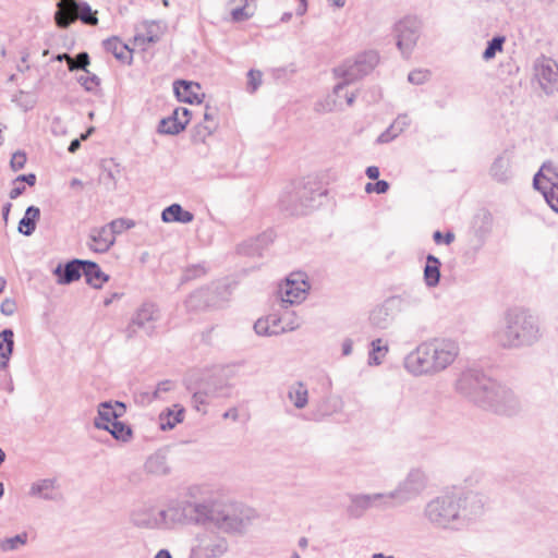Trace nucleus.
I'll use <instances>...</instances> for the list:
<instances>
[{
	"instance_id": "1",
	"label": "nucleus",
	"mask_w": 558,
	"mask_h": 558,
	"mask_svg": "<svg viewBox=\"0 0 558 558\" xmlns=\"http://www.w3.org/2000/svg\"><path fill=\"white\" fill-rule=\"evenodd\" d=\"M459 344L450 338H433L420 343L404 359L405 369L414 376L435 375L458 357Z\"/></svg>"
},
{
	"instance_id": "2",
	"label": "nucleus",
	"mask_w": 558,
	"mask_h": 558,
	"mask_svg": "<svg viewBox=\"0 0 558 558\" xmlns=\"http://www.w3.org/2000/svg\"><path fill=\"white\" fill-rule=\"evenodd\" d=\"M196 523L211 524L226 534L241 535L255 519L253 509L235 502L201 501L195 506Z\"/></svg>"
},
{
	"instance_id": "3",
	"label": "nucleus",
	"mask_w": 558,
	"mask_h": 558,
	"mask_svg": "<svg viewBox=\"0 0 558 558\" xmlns=\"http://www.w3.org/2000/svg\"><path fill=\"white\" fill-rule=\"evenodd\" d=\"M492 337L501 348L518 349L537 342L542 332L535 315L525 308L514 307L505 312L501 325Z\"/></svg>"
},
{
	"instance_id": "4",
	"label": "nucleus",
	"mask_w": 558,
	"mask_h": 558,
	"mask_svg": "<svg viewBox=\"0 0 558 558\" xmlns=\"http://www.w3.org/2000/svg\"><path fill=\"white\" fill-rule=\"evenodd\" d=\"M423 518L435 529L459 530V494L447 492L432 498L423 508Z\"/></svg>"
},
{
	"instance_id": "5",
	"label": "nucleus",
	"mask_w": 558,
	"mask_h": 558,
	"mask_svg": "<svg viewBox=\"0 0 558 558\" xmlns=\"http://www.w3.org/2000/svg\"><path fill=\"white\" fill-rule=\"evenodd\" d=\"M481 408L511 416L522 410V403L511 389L496 381L485 396Z\"/></svg>"
},
{
	"instance_id": "6",
	"label": "nucleus",
	"mask_w": 558,
	"mask_h": 558,
	"mask_svg": "<svg viewBox=\"0 0 558 558\" xmlns=\"http://www.w3.org/2000/svg\"><path fill=\"white\" fill-rule=\"evenodd\" d=\"M496 381L476 369H466L459 376L456 388L471 402L481 408L488 390Z\"/></svg>"
},
{
	"instance_id": "7",
	"label": "nucleus",
	"mask_w": 558,
	"mask_h": 558,
	"mask_svg": "<svg viewBox=\"0 0 558 558\" xmlns=\"http://www.w3.org/2000/svg\"><path fill=\"white\" fill-rule=\"evenodd\" d=\"M54 21L58 27L66 28L76 20L84 24L95 26L98 24L97 11H93L89 4L77 0H60L57 3Z\"/></svg>"
},
{
	"instance_id": "8",
	"label": "nucleus",
	"mask_w": 558,
	"mask_h": 558,
	"mask_svg": "<svg viewBox=\"0 0 558 558\" xmlns=\"http://www.w3.org/2000/svg\"><path fill=\"white\" fill-rule=\"evenodd\" d=\"M427 486V474L421 469H412L397 487L391 490V497L397 506H402L420 497Z\"/></svg>"
},
{
	"instance_id": "9",
	"label": "nucleus",
	"mask_w": 558,
	"mask_h": 558,
	"mask_svg": "<svg viewBox=\"0 0 558 558\" xmlns=\"http://www.w3.org/2000/svg\"><path fill=\"white\" fill-rule=\"evenodd\" d=\"M408 305V300L401 295L387 298L383 303L376 305L368 316V322L373 328L388 329L397 315Z\"/></svg>"
},
{
	"instance_id": "10",
	"label": "nucleus",
	"mask_w": 558,
	"mask_h": 558,
	"mask_svg": "<svg viewBox=\"0 0 558 558\" xmlns=\"http://www.w3.org/2000/svg\"><path fill=\"white\" fill-rule=\"evenodd\" d=\"M199 504L189 500H171L167 508L158 513L161 525L169 527L177 524L196 523L195 506Z\"/></svg>"
},
{
	"instance_id": "11",
	"label": "nucleus",
	"mask_w": 558,
	"mask_h": 558,
	"mask_svg": "<svg viewBox=\"0 0 558 558\" xmlns=\"http://www.w3.org/2000/svg\"><path fill=\"white\" fill-rule=\"evenodd\" d=\"M228 550V542L214 531H204L195 537L193 558H219Z\"/></svg>"
},
{
	"instance_id": "12",
	"label": "nucleus",
	"mask_w": 558,
	"mask_h": 558,
	"mask_svg": "<svg viewBox=\"0 0 558 558\" xmlns=\"http://www.w3.org/2000/svg\"><path fill=\"white\" fill-rule=\"evenodd\" d=\"M160 319V311L153 303L143 304L133 315L130 324L125 327L124 333L128 339L135 337L137 330H143L147 336H153L156 323Z\"/></svg>"
},
{
	"instance_id": "13",
	"label": "nucleus",
	"mask_w": 558,
	"mask_h": 558,
	"mask_svg": "<svg viewBox=\"0 0 558 558\" xmlns=\"http://www.w3.org/2000/svg\"><path fill=\"white\" fill-rule=\"evenodd\" d=\"M310 286L301 272L291 274L279 288V295L283 304H299L305 300Z\"/></svg>"
},
{
	"instance_id": "14",
	"label": "nucleus",
	"mask_w": 558,
	"mask_h": 558,
	"mask_svg": "<svg viewBox=\"0 0 558 558\" xmlns=\"http://www.w3.org/2000/svg\"><path fill=\"white\" fill-rule=\"evenodd\" d=\"M487 502L486 496L476 492L459 494L460 526L465 525L470 520L482 515Z\"/></svg>"
},
{
	"instance_id": "15",
	"label": "nucleus",
	"mask_w": 558,
	"mask_h": 558,
	"mask_svg": "<svg viewBox=\"0 0 558 558\" xmlns=\"http://www.w3.org/2000/svg\"><path fill=\"white\" fill-rule=\"evenodd\" d=\"M126 412L124 403L120 401H106L98 405L97 416L94 426L98 429H109L112 422H117Z\"/></svg>"
},
{
	"instance_id": "16",
	"label": "nucleus",
	"mask_w": 558,
	"mask_h": 558,
	"mask_svg": "<svg viewBox=\"0 0 558 558\" xmlns=\"http://www.w3.org/2000/svg\"><path fill=\"white\" fill-rule=\"evenodd\" d=\"M283 320V317L277 314H270L257 319L254 324V330L258 336L264 337L278 336L295 330V325H282Z\"/></svg>"
},
{
	"instance_id": "17",
	"label": "nucleus",
	"mask_w": 558,
	"mask_h": 558,
	"mask_svg": "<svg viewBox=\"0 0 558 558\" xmlns=\"http://www.w3.org/2000/svg\"><path fill=\"white\" fill-rule=\"evenodd\" d=\"M28 495L43 500L58 501L62 499L56 478H41L31 484Z\"/></svg>"
},
{
	"instance_id": "18",
	"label": "nucleus",
	"mask_w": 558,
	"mask_h": 558,
	"mask_svg": "<svg viewBox=\"0 0 558 558\" xmlns=\"http://www.w3.org/2000/svg\"><path fill=\"white\" fill-rule=\"evenodd\" d=\"M398 47L402 52L413 49L417 40V23L414 19H404L397 24Z\"/></svg>"
},
{
	"instance_id": "19",
	"label": "nucleus",
	"mask_w": 558,
	"mask_h": 558,
	"mask_svg": "<svg viewBox=\"0 0 558 558\" xmlns=\"http://www.w3.org/2000/svg\"><path fill=\"white\" fill-rule=\"evenodd\" d=\"M191 120V112L186 108H177L172 114L161 120L159 130L167 134H178L185 129Z\"/></svg>"
},
{
	"instance_id": "20",
	"label": "nucleus",
	"mask_w": 558,
	"mask_h": 558,
	"mask_svg": "<svg viewBox=\"0 0 558 558\" xmlns=\"http://www.w3.org/2000/svg\"><path fill=\"white\" fill-rule=\"evenodd\" d=\"M206 291V302L208 310H219L225 307L231 296L230 287L225 282L214 283L213 286L203 288Z\"/></svg>"
},
{
	"instance_id": "21",
	"label": "nucleus",
	"mask_w": 558,
	"mask_h": 558,
	"mask_svg": "<svg viewBox=\"0 0 558 558\" xmlns=\"http://www.w3.org/2000/svg\"><path fill=\"white\" fill-rule=\"evenodd\" d=\"M174 93L178 99L186 104H201L204 99V93L198 83L190 81H178L174 83Z\"/></svg>"
},
{
	"instance_id": "22",
	"label": "nucleus",
	"mask_w": 558,
	"mask_h": 558,
	"mask_svg": "<svg viewBox=\"0 0 558 558\" xmlns=\"http://www.w3.org/2000/svg\"><path fill=\"white\" fill-rule=\"evenodd\" d=\"M558 184V168L548 162L542 166L534 178V186L542 194L553 190Z\"/></svg>"
},
{
	"instance_id": "23",
	"label": "nucleus",
	"mask_w": 558,
	"mask_h": 558,
	"mask_svg": "<svg viewBox=\"0 0 558 558\" xmlns=\"http://www.w3.org/2000/svg\"><path fill=\"white\" fill-rule=\"evenodd\" d=\"M85 267V260L73 259L68 262L64 266L59 265L54 274L58 276V282L69 284L81 278Z\"/></svg>"
},
{
	"instance_id": "24",
	"label": "nucleus",
	"mask_w": 558,
	"mask_h": 558,
	"mask_svg": "<svg viewBox=\"0 0 558 558\" xmlns=\"http://www.w3.org/2000/svg\"><path fill=\"white\" fill-rule=\"evenodd\" d=\"M107 52L111 53L122 63L130 64L133 59V49L124 44L120 38L112 37L104 43Z\"/></svg>"
},
{
	"instance_id": "25",
	"label": "nucleus",
	"mask_w": 558,
	"mask_h": 558,
	"mask_svg": "<svg viewBox=\"0 0 558 558\" xmlns=\"http://www.w3.org/2000/svg\"><path fill=\"white\" fill-rule=\"evenodd\" d=\"M160 27L155 22H145L137 29L134 36L133 44L144 48L146 45L155 43L159 39Z\"/></svg>"
},
{
	"instance_id": "26",
	"label": "nucleus",
	"mask_w": 558,
	"mask_h": 558,
	"mask_svg": "<svg viewBox=\"0 0 558 558\" xmlns=\"http://www.w3.org/2000/svg\"><path fill=\"white\" fill-rule=\"evenodd\" d=\"M161 219L166 223H189L193 221L194 215L191 211L183 209L180 204H172L162 210Z\"/></svg>"
},
{
	"instance_id": "27",
	"label": "nucleus",
	"mask_w": 558,
	"mask_h": 558,
	"mask_svg": "<svg viewBox=\"0 0 558 558\" xmlns=\"http://www.w3.org/2000/svg\"><path fill=\"white\" fill-rule=\"evenodd\" d=\"M83 275L86 282L95 289H100L109 280V276L96 263L89 260H85Z\"/></svg>"
},
{
	"instance_id": "28",
	"label": "nucleus",
	"mask_w": 558,
	"mask_h": 558,
	"mask_svg": "<svg viewBox=\"0 0 558 558\" xmlns=\"http://www.w3.org/2000/svg\"><path fill=\"white\" fill-rule=\"evenodd\" d=\"M350 501L348 513L350 517L355 519L361 518L368 509L374 508L369 494L353 495L351 496Z\"/></svg>"
},
{
	"instance_id": "29",
	"label": "nucleus",
	"mask_w": 558,
	"mask_h": 558,
	"mask_svg": "<svg viewBox=\"0 0 558 558\" xmlns=\"http://www.w3.org/2000/svg\"><path fill=\"white\" fill-rule=\"evenodd\" d=\"M222 387H218L216 385H206L199 390L195 391L192 397L193 407L201 411V405H206L210 402L211 399L219 397L221 393Z\"/></svg>"
},
{
	"instance_id": "30",
	"label": "nucleus",
	"mask_w": 558,
	"mask_h": 558,
	"mask_svg": "<svg viewBox=\"0 0 558 558\" xmlns=\"http://www.w3.org/2000/svg\"><path fill=\"white\" fill-rule=\"evenodd\" d=\"M288 399L296 409H304L308 403L306 386L301 381L292 384L288 389Z\"/></svg>"
},
{
	"instance_id": "31",
	"label": "nucleus",
	"mask_w": 558,
	"mask_h": 558,
	"mask_svg": "<svg viewBox=\"0 0 558 558\" xmlns=\"http://www.w3.org/2000/svg\"><path fill=\"white\" fill-rule=\"evenodd\" d=\"M184 409L174 405L173 409H168L159 415V425L162 430L172 429L178 423L182 422Z\"/></svg>"
},
{
	"instance_id": "32",
	"label": "nucleus",
	"mask_w": 558,
	"mask_h": 558,
	"mask_svg": "<svg viewBox=\"0 0 558 558\" xmlns=\"http://www.w3.org/2000/svg\"><path fill=\"white\" fill-rule=\"evenodd\" d=\"M389 352L388 343L381 339L377 338L371 342V350L368 354V364L369 365H379L386 357Z\"/></svg>"
},
{
	"instance_id": "33",
	"label": "nucleus",
	"mask_w": 558,
	"mask_h": 558,
	"mask_svg": "<svg viewBox=\"0 0 558 558\" xmlns=\"http://www.w3.org/2000/svg\"><path fill=\"white\" fill-rule=\"evenodd\" d=\"M440 262L434 255H428L426 257V265L424 268V279L428 287H435L439 282L440 278Z\"/></svg>"
},
{
	"instance_id": "34",
	"label": "nucleus",
	"mask_w": 558,
	"mask_h": 558,
	"mask_svg": "<svg viewBox=\"0 0 558 558\" xmlns=\"http://www.w3.org/2000/svg\"><path fill=\"white\" fill-rule=\"evenodd\" d=\"M187 311L199 312L208 310V303L206 302V291L202 289L192 292L184 302Z\"/></svg>"
},
{
	"instance_id": "35",
	"label": "nucleus",
	"mask_w": 558,
	"mask_h": 558,
	"mask_svg": "<svg viewBox=\"0 0 558 558\" xmlns=\"http://www.w3.org/2000/svg\"><path fill=\"white\" fill-rule=\"evenodd\" d=\"M145 469L148 473L155 475H165L169 472L166 457L159 453L153 454L147 459Z\"/></svg>"
},
{
	"instance_id": "36",
	"label": "nucleus",
	"mask_w": 558,
	"mask_h": 558,
	"mask_svg": "<svg viewBox=\"0 0 558 558\" xmlns=\"http://www.w3.org/2000/svg\"><path fill=\"white\" fill-rule=\"evenodd\" d=\"M40 211L37 207L31 206L26 209L24 217L20 221L19 230L28 235L35 230L36 221L39 219Z\"/></svg>"
},
{
	"instance_id": "37",
	"label": "nucleus",
	"mask_w": 558,
	"mask_h": 558,
	"mask_svg": "<svg viewBox=\"0 0 558 558\" xmlns=\"http://www.w3.org/2000/svg\"><path fill=\"white\" fill-rule=\"evenodd\" d=\"M28 535L22 532L12 537H5L0 541V550L2 553L16 551L27 544Z\"/></svg>"
},
{
	"instance_id": "38",
	"label": "nucleus",
	"mask_w": 558,
	"mask_h": 558,
	"mask_svg": "<svg viewBox=\"0 0 558 558\" xmlns=\"http://www.w3.org/2000/svg\"><path fill=\"white\" fill-rule=\"evenodd\" d=\"M107 430L113 436V438L123 442H128L132 438L131 427L119 421L112 422Z\"/></svg>"
},
{
	"instance_id": "39",
	"label": "nucleus",
	"mask_w": 558,
	"mask_h": 558,
	"mask_svg": "<svg viewBox=\"0 0 558 558\" xmlns=\"http://www.w3.org/2000/svg\"><path fill=\"white\" fill-rule=\"evenodd\" d=\"M132 521L136 526L140 527L154 529L161 525L160 518L153 517L150 514L147 517H143L140 512H134L132 514Z\"/></svg>"
},
{
	"instance_id": "40",
	"label": "nucleus",
	"mask_w": 558,
	"mask_h": 558,
	"mask_svg": "<svg viewBox=\"0 0 558 558\" xmlns=\"http://www.w3.org/2000/svg\"><path fill=\"white\" fill-rule=\"evenodd\" d=\"M374 508H389L397 506L391 497V492L369 494Z\"/></svg>"
},
{
	"instance_id": "41",
	"label": "nucleus",
	"mask_w": 558,
	"mask_h": 558,
	"mask_svg": "<svg viewBox=\"0 0 558 558\" xmlns=\"http://www.w3.org/2000/svg\"><path fill=\"white\" fill-rule=\"evenodd\" d=\"M2 336H4V341L8 342V351L0 352V368L7 367L8 362L10 360V356L13 351V345H14V341H13L14 333L11 329L2 330Z\"/></svg>"
},
{
	"instance_id": "42",
	"label": "nucleus",
	"mask_w": 558,
	"mask_h": 558,
	"mask_svg": "<svg viewBox=\"0 0 558 558\" xmlns=\"http://www.w3.org/2000/svg\"><path fill=\"white\" fill-rule=\"evenodd\" d=\"M134 221L129 219H116L111 223L108 225V232H113L117 236L134 227Z\"/></svg>"
},
{
	"instance_id": "43",
	"label": "nucleus",
	"mask_w": 558,
	"mask_h": 558,
	"mask_svg": "<svg viewBox=\"0 0 558 558\" xmlns=\"http://www.w3.org/2000/svg\"><path fill=\"white\" fill-rule=\"evenodd\" d=\"M505 43L504 37H495L487 46L483 53V58L485 60H489L496 56L497 52L502 51V46Z\"/></svg>"
},
{
	"instance_id": "44",
	"label": "nucleus",
	"mask_w": 558,
	"mask_h": 558,
	"mask_svg": "<svg viewBox=\"0 0 558 558\" xmlns=\"http://www.w3.org/2000/svg\"><path fill=\"white\" fill-rule=\"evenodd\" d=\"M238 3L240 4V7L231 10L232 21L233 22H242L244 20H247L252 15V13L246 10L247 3H245V2H238Z\"/></svg>"
},
{
	"instance_id": "45",
	"label": "nucleus",
	"mask_w": 558,
	"mask_h": 558,
	"mask_svg": "<svg viewBox=\"0 0 558 558\" xmlns=\"http://www.w3.org/2000/svg\"><path fill=\"white\" fill-rule=\"evenodd\" d=\"M68 63L70 70L85 69V66L89 63L88 54L85 52L80 53L76 59L68 57Z\"/></svg>"
},
{
	"instance_id": "46",
	"label": "nucleus",
	"mask_w": 558,
	"mask_h": 558,
	"mask_svg": "<svg viewBox=\"0 0 558 558\" xmlns=\"http://www.w3.org/2000/svg\"><path fill=\"white\" fill-rule=\"evenodd\" d=\"M108 225L102 227L97 235L94 236V241L102 242L105 244H113L117 239L113 232H108Z\"/></svg>"
},
{
	"instance_id": "47",
	"label": "nucleus",
	"mask_w": 558,
	"mask_h": 558,
	"mask_svg": "<svg viewBox=\"0 0 558 558\" xmlns=\"http://www.w3.org/2000/svg\"><path fill=\"white\" fill-rule=\"evenodd\" d=\"M262 84V72L257 70H251L247 73V86L251 92H255Z\"/></svg>"
},
{
	"instance_id": "48",
	"label": "nucleus",
	"mask_w": 558,
	"mask_h": 558,
	"mask_svg": "<svg viewBox=\"0 0 558 558\" xmlns=\"http://www.w3.org/2000/svg\"><path fill=\"white\" fill-rule=\"evenodd\" d=\"M389 184L387 181L379 180L376 183H367L365 185V191L367 193H377V194H384L388 191Z\"/></svg>"
},
{
	"instance_id": "49",
	"label": "nucleus",
	"mask_w": 558,
	"mask_h": 558,
	"mask_svg": "<svg viewBox=\"0 0 558 558\" xmlns=\"http://www.w3.org/2000/svg\"><path fill=\"white\" fill-rule=\"evenodd\" d=\"M26 160H27V157H26V154L23 153V151H16L12 155V158H11V168L14 170V171H17V170H21L24 168L25 163H26Z\"/></svg>"
},
{
	"instance_id": "50",
	"label": "nucleus",
	"mask_w": 558,
	"mask_h": 558,
	"mask_svg": "<svg viewBox=\"0 0 558 558\" xmlns=\"http://www.w3.org/2000/svg\"><path fill=\"white\" fill-rule=\"evenodd\" d=\"M206 272V268L203 265H195L189 267L183 275V280H191L197 278Z\"/></svg>"
},
{
	"instance_id": "51",
	"label": "nucleus",
	"mask_w": 558,
	"mask_h": 558,
	"mask_svg": "<svg viewBox=\"0 0 558 558\" xmlns=\"http://www.w3.org/2000/svg\"><path fill=\"white\" fill-rule=\"evenodd\" d=\"M548 205L558 211V184L550 191L543 194Z\"/></svg>"
},
{
	"instance_id": "52",
	"label": "nucleus",
	"mask_w": 558,
	"mask_h": 558,
	"mask_svg": "<svg viewBox=\"0 0 558 558\" xmlns=\"http://www.w3.org/2000/svg\"><path fill=\"white\" fill-rule=\"evenodd\" d=\"M16 302L13 299H5L2 301L0 311L5 316H11L16 311Z\"/></svg>"
},
{
	"instance_id": "53",
	"label": "nucleus",
	"mask_w": 558,
	"mask_h": 558,
	"mask_svg": "<svg viewBox=\"0 0 558 558\" xmlns=\"http://www.w3.org/2000/svg\"><path fill=\"white\" fill-rule=\"evenodd\" d=\"M174 384L171 380L160 381L154 392L155 398H160L161 393L172 390Z\"/></svg>"
},
{
	"instance_id": "54",
	"label": "nucleus",
	"mask_w": 558,
	"mask_h": 558,
	"mask_svg": "<svg viewBox=\"0 0 558 558\" xmlns=\"http://www.w3.org/2000/svg\"><path fill=\"white\" fill-rule=\"evenodd\" d=\"M434 240L435 242L437 243H440V242H446L447 244L451 243L454 241V234L452 232H447L445 235H442L441 232L439 231H436L434 233Z\"/></svg>"
},
{
	"instance_id": "55",
	"label": "nucleus",
	"mask_w": 558,
	"mask_h": 558,
	"mask_svg": "<svg viewBox=\"0 0 558 558\" xmlns=\"http://www.w3.org/2000/svg\"><path fill=\"white\" fill-rule=\"evenodd\" d=\"M341 351L343 356H349L353 351V340L345 338L341 343Z\"/></svg>"
},
{
	"instance_id": "56",
	"label": "nucleus",
	"mask_w": 558,
	"mask_h": 558,
	"mask_svg": "<svg viewBox=\"0 0 558 558\" xmlns=\"http://www.w3.org/2000/svg\"><path fill=\"white\" fill-rule=\"evenodd\" d=\"M26 182L28 185L33 186L36 182L35 174L20 175L15 179V183H24Z\"/></svg>"
},
{
	"instance_id": "57",
	"label": "nucleus",
	"mask_w": 558,
	"mask_h": 558,
	"mask_svg": "<svg viewBox=\"0 0 558 558\" xmlns=\"http://www.w3.org/2000/svg\"><path fill=\"white\" fill-rule=\"evenodd\" d=\"M24 190H25L24 183H15L14 182V187L10 192V197L12 199L19 197L24 192Z\"/></svg>"
},
{
	"instance_id": "58",
	"label": "nucleus",
	"mask_w": 558,
	"mask_h": 558,
	"mask_svg": "<svg viewBox=\"0 0 558 558\" xmlns=\"http://www.w3.org/2000/svg\"><path fill=\"white\" fill-rule=\"evenodd\" d=\"M222 416L223 418H231L232 421H238L239 411L236 408H231L228 411H226Z\"/></svg>"
},
{
	"instance_id": "59",
	"label": "nucleus",
	"mask_w": 558,
	"mask_h": 558,
	"mask_svg": "<svg viewBox=\"0 0 558 558\" xmlns=\"http://www.w3.org/2000/svg\"><path fill=\"white\" fill-rule=\"evenodd\" d=\"M366 174L372 180H377L379 177V169L376 166H371L366 169Z\"/></svg>"
},
{
	"instance_id": "60",
	"label": "nucleus",
	"mask_w": 558,
	"mask_h": 558,
	"mask_svg": "<svg viewBox=\"0 0 558 558\" xmlns=\"http://www.w3.org/2000/svg\"><path fill=\"white\" fill-rule=\"evenodd\" d=\"M284 318L282 325H295V329H298L300 327V320L299 318L294 317V318H289L287 316H282Z\"/></svg>"
},
{
	"instance_id": "61",
	"label": "nucleus",
	"mask_w": 558,
	"mask_h": 558,
	"mask_svg": "<svg viewBox=\"0 0 558 558\" xmlns=\"http://www.w3.org/2000/svg\"><path fill=\"white\" fill-rule=\"evenodd\" d=\"M154 558H172V556L170 555L169 550L161 549L155 555Z\"/></svg>"
},
{
	"instance_id": "62",
	"label": "nucleus",
	"mask_w": 558,
	"mask_h": 558,
	"mask_svg": "<svg viewBox=\"0 0 558 558\" xmlns=\"http://www.w3.org/2000/svg\"><path fill=\"white\" fill-rule=\"evenodd\" d=\"M80 147V141L78 140H74L71 142L70 146H69V151L70 153H75Z\"/></svg>"
},
{
	"instance_id": "63",
	"label": "nucleus",
	"mask_w": 558,
	"mask_h": 558,
	"mask_svg": "<svg viewBox=\"0 0 558 558\" xmlns=\"http://www.w3.org/2000/svg\"><path fill=\"white\" fill-rule=\"evenodd\" d=\"M8 351V342L4 341V336H2V331L0 332V352Z\"/></svg>"
},
{
	"instance_id": "64",
	"label": "nucleus",
	"mask_w": 558,
	"mask_h": 558,
	"mask_svg": "<svg viewBox=\"0 0 558 558\" xmlns=\"http://www.w3.org/2000/svg\"><path fill=\"white\" fill-rule=\"evenodd\" d=\"M372 558H395L393 556H386L383 553L373 554Z\"/></svg>"
}]
</instances>
